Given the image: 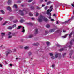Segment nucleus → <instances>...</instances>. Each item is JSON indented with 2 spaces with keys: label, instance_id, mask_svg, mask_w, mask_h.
<instances>
[{
  "label": "nucleus",
  "instance_id": "1",
  "mask_svg": "<svg viewBox=\"0 0 74 74\" xmlns=\"http://www.w3.org/2000/svg\"><path fill=\"white\" fill-rule=\"evenodd\" d=\"M52 6H51L50 8V9H48L47 11V14L49 16L48 17L49 19H51V13H50L52 11V9H53V8Z\"/></svg>",
  "mask_w": 74,
  "mask_h": 74
},
{
  "label": "nucleus",
  "instance_id": "2",
  "mask_svg": "<svg viewBox=\"0 0 74 74\" xmlns=\"http://www.w3.org/2000/svg\"><path fill=\"white\" fill-rule=\"evenodd\" d=\"M38 20L39 21V22H42L43 20L44 21H45V22H47L48 21V19L41 15H40L39 17Z\"/></svg>",
  "mask_w": 74,
  "mask_h": 74
},
{
  "label": "nucleus",
  "instance_id": "3",
  "mask_svg": "<svg viewBox=\"0 0 74 74\" xmlns=\"http://www.w3.org/2000/svg\"><path fill=\"white\" fill-rule=\"evenodd\" d=\"M22 28V32L23 33H25V29H24V27H22V26H18V28H17V29H20Z\"/></svg>",
  "mask_w": 74,
  "mask_h": 74
},
{
  "label": "nucleus",
  "instance_id": "4",
  "mask_svg": "<svg viewBox=\"0 0 74 74\" xmlns=\"http://www.w3.org/2000/svg\"><path fill=\"white\" fill-rule=\"evenodd\" d=\"M24 11H26V9H24L23 11H21V10H19V14H20L21 15H22V16L24 15V13H23Z\"/></svg>",
  "mask_w": 74,
  "mask_h": 74
},
{
  "label": "nucleus",
  "instance_id": "5",
  "mask_svg": "<svg viewBox=\"0 0 74 74\" xmlns=\"http://www.w3.org/2000/svg\"><path fill=\"white\" fill-rule=\"evenodd\" d=\"M11 32H9L8 34V38H12V35H11Z\"/></svg>",
  "mask_w": 74,
  "mask_h": 74
},
{
  "label": "nucleus",
  "instance_id": "6",
  "mask_svg": "<svg viewBox=\"0 0 74 74\" xmlns=\"http://www.w3.org/2000/svg\"><path fill=\"white\" fill-rule=\"evenodd\" d=\"M55 58H57L58 56L59 57H60V56H62V55H61V54L59 53H57L55 55Z\"/></svg>",
  "mask_w": 74,
  "mask_h": 74
},
{
  "label": "nucleus",
  "instance_id": "7",
  "mask_svg": "<svg viewBox=\"0 0 74 74\" xmlns=\"http://www.w3.org/2000/svg\"><path fill=\"white\" fill-rule=\"evenodd\" d=\"M7 10L9 11H11V9L10 6H8L7 7Z\"/></svg>",
  "mask_w": 74,
  "mask_h": 74
},
{
  "label": "nucleus",
  "instance_id": "8",
  "mask_svg": "<svg viewBox=\"0 0 74 74\" xmlns=\"http://www.w3.org/2000/svg\"><path fill=\"white\" fill-rule=\"evenodd\" d=\"M11 52V51L9 50L8 51H7L6 52V55H8V54H9V53H10Z\"/></svg>",
  "mask_w": 74,
  "mask_h": 74
},
{
  "label": "nucleus",
  "instance_id": "9",
  "mask_svg": "<svg viewBox=\"0 0 74 74\" xmlns=\"http://www.w3.org/2000/svg\"><path fill=\"white\" fill-rule=\"evenodd\" d=\"M1 36H2V38L3 37H4V36H5V33H1Z\"/></svg>",
  "mask_w": 74,
  "mask_h": 74
},
{
  "label": "nucleus",
  "instance_id": "10",
  "mask_svg": "<svg viewBox=\"0 0 74 74\" xmlns=\"http://www.w3.org/2000/svg\"><path fill=\"white\" fill-rule=\"evenodd\" d=\"M55 29H51L49 30V32L50 33H51V32H54V31H55Z\"/></svg>",
  "mask_w": 74,
  "mask_h": 74
},
{
  "label": "nucleus",
  "instance_id": "11",
  "mask_svg": "<svg viewBox=\"0 0 74 74\" xmlns=\"http://www.w3.org/2000/svg\"><path fill=\"white\" fill-rule=\"evenodd\" d=\"M11 2H12L11 0H9L8 2V4H10L11 3Z\"/></svg>",
  "mask_w": 74,
  "mask_h": 74
},
{
  "label": "nucleus",
  "instance_id": "12",
  "mask_svg": "<svg viewBox=\"0 0 74 74\" xmlns=\"http://www.w3.org/2000/svg\"><path fill=\"white\" fill-rule=\"evenodd\" d=\"M68 35V34H66L65 35L63 36L62 38H66V37Z\"/></svg>",
  "mask_w": 74,
  "mask_h": 74
},
{
  "label": "nucleus",
  "instance_id": "13",
  "mask_svg": "<svg viewBox=\"0 0 74 74\" xmlns=\"http://www.w3.org/2000/svg\"><path fill=\"white\" fill-rule=\"evenodd\" d=\"M70 20H71V19H69L68 21H65V22L62 23L63 24H64V23H68V22H69V21H70Z\"/></svg>",
  "mask_w": 74,
  "mask_h": 74
},
{
  "label": "nucleus",
  "instance_id": "14",
  "mask_svg": "<svg viewBox=\"0 0 74 74\" xmlns=\"http://www.w3.org/2000/svg\"><path fill=\"white\" fill-rule=\"evenodd\" d=\"M12 28V27L11 26H9L8 27V29H9V30H11Z\"/></svg>",
  "mask_w": 74,
  "mask_h": 74
},
{
  "label": "nucleus",
  "instance_id": "15",
  "mask_svg": "<svg viewBox=\"0 0 74 74\" xmlns=\"http://www.w3.org/2000/svg\"><path fill=\"white\" fill-rule=\"evenodd\" d=\"M46 44L47 45V46H49L51 45V44H50V43L48 42H46Z\"/></svg>",
  "mask_w": 74,
  "mask_h": 74
},
{
  "label": "nucleus",
  "instance_id": "16",
  "mask_svg": "<svg viewBox=\"0 0 74 74\" xmlns=\"http://www.w3.org/2000/svg\"><path fill=\"white\" fill-rule=\"evenodd\" d=\"M33 37V35L32 34H31L28 36V38H32Z\"/></svg>",
  "mask_w": 74,
  "mask_h": 74
},
{
  "label": "nucleus",
  "instance_id": "17",
  "mask_svg": "<svg viewBox=\"0 0 74 74\" xmlns=\"http://www.w3.org/2000/svg\"><path fill=\"white\" fill-rule=\"evenodd\" d=\"M38 29H35V34H37V33H38Z\"/></svg>",
  "mask_w": 74,
  "mask_h": 74
},
{
  "label": "nucleus",
  "instance_id": "18",
  "mask_svg": "<svg viewBox=\"0 0 74 74\" xmlns=\"http://www.w3.org/2000/svg\"><path fill=\"white\" fill-rule=\"evenodd\" d=\"M39 45V44L37 43L36 44L34 43L33 44V45H34V46H37V45Z\"/></svg>",
  "mask_w": 74,
  "mask_h": 74
},
{
  "label": "nucleus",
  "instance_id": "19",
  "mask_svg": "<svg viewBox=\"0 0 74 74\" xmlns=\"http://www.w3.org/2000/svg\"><path fill=\"white\" fill-rule=\"evenodd\" d=\"M46 27L47 28H49L50 27V25L49 24H47L46 25Z\"/></svg>",
  "mask_w": 74,
  "mask_h": 74
},
{
  "label": "nucleus",
  "instance_id": "20",
  "mask_svg": "<svg viewBox=\"0 0 74 74\" xmlns=\"http://www.w3.org/2000/svg\"><path fill=\"white\" fill-rule=\"evenodd\" d=\"M13 8H17V5L16 4H14V5L13 6Z\"/></svg>",
  "mask_w": 74,
  "mask_h": 74
},
{
  "label": "nucleus",
  "instance_id": "21",
  "mask_svg": "<svg viewBox=\"0 0 74 74\" xmlns=\"http://www.w3.org/2000/svg\"><path fill=\"white\" fill-rule=\"evenodd\" d=\"M14 18V16H12L9 18V19L10 20H11L12 19H13Z\"/></svg>",
  "mask_w": 74,
  "mask_h": 74
},
{
  "label": "nucleus",
  "instance_id": "22",
  "mask_svg": "<svg viewBox=\"0 0 74 74\" xmlns=\"http://www.w3.org/2000/svg\"><path fill=\"white\" fill-rule=\"evenodd\" d=\"M73 53V51H71V53L69 54V55H70V56H71V55H72V53Z\"/></svg>",
  "mask_w": 74,
  "mask_h": 74
},
{
  "label": "nucleus",
  "instance_id": "23",
  "mask_svg": "<svg viewBox=\"0 0 74 74\" xmlns=\"http://www.w3.org/2000/svg\"><path fill=\"white\" fill-rule=\"evenodd\" d=\"M20 22L21 23H22L23 22H25V20L23 19H21L20 20Z\"/></svg>",
  "mask_w": 74,
  "mask_h": 74
},
{
  "label": "nucleus",
  "instance_id": "24",
  "mask_svg": "<svg viewBox=\"0 0 74 74\" xmlns=\"http://www.w3.org/2000/svg\"><path fill=\"white\" fill-rule=\"evenodd\" d=\"M25 49H29V47L26 46L24 47Z\"/></svg>",
  "mask_w": 74,
  "mask_h": 74
},
{
  "label": "nucleus",
  "instance_id": "25",
  "mask_svg": "<svg viewBox=\"0 0 74 74\" xmlns=\"http://www.w3.org/2000/svg\"><path fill=\"white\" fill-rule=\"evenodd\" d=\"M51 3H52V2L51 1H49L47 3V5H48L49 4H51Z\"/></svg>",
  "mask_w": 74,
  "mask_h": 74
},
{
  "label": "nucleus",
  "instance_id": "26",
  "mask_svg": "<svg viewBox=\"0 0 74 74\" xmlns=\"http://www.w3.org/2000/svg\"><path fill=\"white\" fill-rule=\"evenodd\" d=\"M16 24L13 25L12 27V28H14V27H16Z\"/></svg>",
  "mask_w": 74,
  "mask_h": 74
},
{
  "label": "nucleus",
  "instance_id": "27",
  "mask_svg": "<svg viewBox=\"0 0 74 74\" xmlns=\"http://www.w3.org/2000/svg\"><path fill=\"white\" fill-rule=\"evenodd\" d=\"M18 20H14L13 21L14 23H16V22H18Z\"/></svg>",
  "mask_w": 74,
  "mask_h": 74
},
{
  "label": "nucleus",
  "instance_id": "28",
  "mask_svg": "<svg viewBox=\"0 0 74 74\" xmlns=\"http://www.w3.org/2000/svg\"><path fill=\"white\" fill-rule=\"evenodd\" d=\"M47 33H48V30H47L45 31V35H46V34H47Z\"/></svg>",
  "mask_w": 74,
  "mask_h": 74
},
{
  "label": "nucleus",
  "instance_id": "29",
  "mask_svg": "<svg viewBox=\"0 0 74 74\" xmlns=\"http://www.w3.org/2000/svg\"><path fill=\"white\" fill-rule=\"evenodd\" d=\"M0 11L2 14H4V12L3 10H0Z\"/></svg>",
  "mask_w": 74,
  "mask_h": 74
},
{
  "label": "nucleus",
  "instance_id": "30",
  "mask_svg": "<svg viewBox=\"0 0 74 74\" xmlns=\"http://www.w3.org/2000/svg\"><path fill=\"white\" fill-rule=\"evenodd\" d=\"M71 35H72V33H71L69 35V38H70L71 37Z\"/></svg>",
  "mask_w": 74,
  "mask_h": 74
},
{
  "label": "nucleus",
  "instance_id": "31",
  "mask_svg": "<svg viewBox=\"0 0 74 74\" xmlns=\"http://www.w3.org/2000/svg\"><path fill=\"white\" fill-rule=\"evenodd\" d=\"M61 32H62V31H61V30H58L56 31L57 33H61Z\"/></svg>",
  "mask_w": 74,
  "mask_h": 74
},
{
  "label": "nucleus",
  "instance_id": "32",
  "mask_svg": "<svg viewBox=\"0 0 74 74\" xmlns=\"http://www.w3.org/2000/svg\"><path fill=\"white\" fill-rule=\"evenodd\" d=\"M66 55V53H64L63 54V57H64Z\"/></svg>",
  "mask_w": 74,
  "mask_h": 74
},
{
  "label": "nucleus",
  "instance_id": "33",
  "mask_svg": "<svg viewBox=\"0 0 74 74\" xmlns=\"http://www.w3.org/2000/svg\"><path fill=\"white\" fill-rule=\"evenodd\" d=\"M29 15H30V16H33V14H32V13H29Z\"/></svg>",
  "mask_w": 74,
  "mask_h": 74
},
{
  "label": "nucleus",
  "instance_id": "34",
  "mask_svg": "<svg viewBox=\"0 0 74 74\" xmlns=\"http://www.w3.org/2000/svg\"><path fill=\"white\" fill-rule=\"evenodd\" d=\"M7 23V21H5L4 23H3V25H5V24H6V23Z\"/></svg>",
  "mask_w": 74,
  "mask_h": 74
},
{
  "label": "nucleus",
  "instance_id": "35",
  "mask_svg": "<svg viewBox=\"0 0 74 74\" xmlns=\"http://www.w3.org/2000/svg\"><path fill=\"white\" fill-rule=\"evenodd\" d=\"M45 10H47L48 9V6H46L44 8Z\"/></svg>",
  "mask_w": 74,
  "mask_h": 74
},
{
  "label": "nucleus",
  "instance_id": "36",
  "mask_svg": "<svg viewBox=\"0 0 74 74\" xmlns=\"http://www.w3.org/2000/svg\"><path fill=\"white\" fill-rule=\"evenodd\" d=\"M31 10H34V7H31Z\"/></svg>",
  "mask_w": 74,
  "mask_h": 74
},
{
  "label": "nucleus",
  "instance_id": "37",
  "mask_svg": "<svg viewBox=\"0 0 74 74\" xmlns=\"http://www.w3.org/2000/svg\"><path fill=\"white\" fill-rule=\"evenodd\" d=\"M33 1V0H29L28 1V2H29V3H30V2H32Z\"/></svg>",
  "mask_w": 74,
  "mask_h": 74
},
{
  "label": "nucleus",
  "instance_id": "38",
  "mask_svg": "<svg viewBox=\"0 0 74 74\" xmlns=\"http://www.w3.org/2000/svg\"><path fill=\"white\" fill-rule=\"evenodd\" d=\"M71 5L73 7H74V2H73V4H71Z\"/></svg>",
  "mask_w": 74,
  "mask_h": 74
},
{
  "label": "nucleus",
  "instance_id": "39",
  "mask_svg": "<svg viewBox=\"0 0 74 74\" xmlns=\"http://www.w3.org/2000/svg\"><path fill=\"white\" fill-rule=\"evenodd\" d=\"M37 9H38V10H40L41 8H39V7H37Z\"/></svg>",
  "mask_w": 74,
  "mask_h": 74
},
{
  "label": "nucleus",
  "instance_id": "40",
  "mask_svg": "<svg viewBox=\"0 0 74 74\" xmlns=\"http://www.w3.org/2000/svg\"><path fill=\"white\" fill-rule=\"evenodd\" d=\"M57 47H60V45H59V44H57Z\"/></svg>",
  "mask_w": 74,
  "mask_h": 74
},
{
  "label": "nucleus",
  "instance_id": "41",
  "mask_svg": "<svg viewBox=\"0 0 74 74\" xmlns=\"http://www.w3.org/2000/svg\"><path fill=\"white\" fill-rule=\"evenodd\" d=\"M74 15H73V16L71 18V19H74Z\"/></svg>",
  "mask_w": 74,
  "mask_h": 74
},
{
  "label": "nucleus",
  "instance_id": "42",
  "mask_svg": "<svg viewBox=\"0 0 74 74\" xmlns=\"http://www.w3.org/2000/svg\"><path fill=\"white\" fill-rule=\"evenodd\" d=\"M49 54L50 56H53V54H52V53H50Z\"/></svg>",
  "mask_w": 74,
  "mask_h": 74
},
{
  "label": "nucleus",
  "instance_id": "43",
  "mask_svg": "<svg viewBox=\"0 0 74 74\" xmlns=\"http://www.w3.org/2000/svg\"><path fill=\"white\" fill-rule=\"evenodd\" d=\"M28 55H32V53H31V52H29L28 53Z\"/></svg>",
  "mask_w": 74,
  "mask_h": 74
},
{
  "label": "nucleus",
  "instance_id": "44",
  "mask_svg": "<svg viewBox=\"0 0 74 74\" xmlns=\"http://www.w3.org/2000/svg\"><path fill=\"white\" fill-rule=\"evenodd\" d=\"M51 58L52 59H55V57H54V56H53L51 57Z\"/></svg>",
  "mask_w": 74,
  "mask_h": 74
},
{
  "label": "nucleus",
  "instance_id": "45",
  "mask_svg": "<svg viewBox=\"0 0 74 74\" xmlns=\"http://www.w3.org/2000/svg\"><path fill=\"white\" fill-rule=\"evenodd\" d=\"M56 24H57V25H58V24H59V22H58V21H56Z\"/></svg>",
  "mask_w": 74,
  "mask_h": 74
},
{
  "label": "nucleus",
  "instance_id": "46",
  "mask_svg": "<svg viewBox=\"0 0 74 74\" xmlns=\"http://www.w3.org/2000/svg\"><path fill=\"white\" fill-rule=\"evenodd\" d=\"M10 65V66L11 67H12V64H9Z\"/></svg>",
  "mask_w": 74,
  "mask_h": 74
},
{
  "label": "nucleus",
  "instance_id": "47",
  "mask_svg": "<svg viewBox=\"0 0 74 74\" xmlns=\"http://www.w3.org/2000/svg\"><path fill=\"white\" fill-rule=\"evenodd\" d=\"M55 65H53L52 66V67H55Z\"/></svg>",
  "mask_w": 74,
  "mask_h": 74
},
{
  "label": "nucleus",
  "instance_id": "48",
  "mask_svg": "<svg viewBox=\"0 0 74 74\" xmlns=\"http://www.w3.org/2000/svg\"><path fill=\"white\" fill-rule=\"evenodd\" d=\"M38 15V13H37L36 15V16H37Z\"/></svg>",
  "mask_w": 74,
  "mask_h": 74
},
{
  "label": "nucleus",
  "instance_id": "49",
  "mask_svg": "<svg viewBox=\"0 0 74 74\" xmlns=\"http://www.w3.org/2000/svg\"><path fill=\"white\" fill-rule=\"evenodd\" d=\"M51 21H53H53H54V19H51Z\"/></svg>",
  "mask_w": 74,
  "mask_h": 74
},
{
  "label": "nucleus",
  "instance_id": "50",
  "mask_svg": "<svg viewBox=\"0 0 74 74\" xmlns=\"http://www.w3.org/2000/svg\"><path fill=\"white\" fill-rule=\"evenodd\" d=\"M45 5L42 4V7H44V6H45Z\"/></svg>",
  "mask_w": 74,
  "mask_h": 74
},
{
  "label": "nucleus",
  "instance_id": "51",
  "mask_svg": "<svg viewBox=\"0 0 74 74\" xmlns=\"http://www.w3.org/2000/svg\"><path fill=\"white\" fill-rule=\"evenodd\" d=\"M31 19H32V20H34V18H31Z\"/></svg>",
  "mask_w": 74,
  "mask_h": 74
},
{
  "label": "nucleus",
  "instance_id": "52",
  "mask_svg": "<svg viewBox=\"0 0 74 74\" xmlns=\"http://www.w3.org/2000/svg\"><path fill=\"white\" fill-rule=\"evenodd\" d=\"M2 19H3V18H2L0 17V21H1V20H2Z\"/></svg>",
  "mask_w": 74,
  "mask_h": 74
},
{
  "label": "nucleus",
  "instance_id": "53",
  "mask_svg": "<svg viewBox=\"0 0 74 74\" xmlns=\"http://www.w3.org/2000/svg\"><path fill=\"white\" fill-rule=\"evenodd\" d=\"M21 3V1H18L17 2V3Z\"/></svg>",
  "mask_w": 74,
  "mask_h": 74
},
{
  "label": "nucleus",
  "instance_id": "54",
  "mask_svg": "<svg viewBox=\"0 0 74 74\" xmlns=\"http://www.w3.org/2000/svg\"><path fill=\"white\" fill-rule=\"evenodd\" d=\"M43 1V0H40V2H42Z\"/></svg>",
  "mask_w": 74,
  "mask_h": 74
},
{
  "label": "nucleus",
  "instance_id": "55",
  "mask_svg": "<svg viewBox=\"0 0 74 74\" xmlns=\"http://www.w3.org/2000/svg\"><path fill=\"white\" fill-rule=\"evenodd\" d=\"M0 67H2V65L1 64H0Z\"/></svg>",
  "mask_w": 74,
  "mask_h": 74
},
{
  "label": "nucleus",
  "instance_id": "56",
  "mask_svg": "<svg viewBox=\"0 0 74 74\" xmlns=\"http://www.w3.org/2000/svg\"><path fill=\"white\" fill-rule=\"evenodd\" d=\"M53 16H56V14H53Z\"/></svg>",
  "mask_w": 74,
  "mask_h": 74
},
{
  "label": "nucleus",
  "instance_id": "57",
  "mask_svg": "<svg viewBox=\"0 0 74 74\" xmlns=\"http://www.w3.org/2000/svg\"><path fill=\"white\" fill-rule=\"evenodd\" d=\"M45 2H47V1H48L47 0H45Z\"/></svg>",
  "mask_w": 74,
  "mask_h": 74
},
{
  "label": "nucleus",
  "instance_id": "58",
  "mask_svg": "<svg viewBox=\"0 0 74 74\" xmlns=\"http://www.w3.org/2000/svg\"><path fill=\"white\" fill-rule=\"evenodd\" d=\"M63 32H64V33H65V32H66V31L63 30Z\"/></svg>",
  "mask_w": 74,
  "mask_h": 74
},
{
  "label": "nucleus",
  "instance_id": "59",
  "mask_svg": "<svg viewBox=\"0 0 74 74\" xmlns=\"http://www.w3.org/2000/svg\"><path fill=\"white\" fill-rule=\"evenodd\" d=\"M73 15H74V10L73 11Z\"/></svg>",
  "mask_w": 74,
  "mask_h": 74
},
{
  "label": "nucleus",
  "instance_id": "60",
  "mask_svg": "<svg viewBox=\"0 0 74 74\" xmlns=\"http://www.w3.org/2000/svg\"><path fill=\"white\" fill-rule=\"evenodd\" d=\"M21 6H22V7H23V6H24L23 5H21Z\"/></svg>",
  "mask_w": 74,
  "mask_h": 74
},
{
  "label": "nucleus",
  "instance_id": "61",
  "mask_svg": "<svg viewBox=\"0 0 74 74\" xmlns=\"http://www.w3.org/2000/svg\"><path fill=\"white\" fill-rule=\"evenodd\" d=\"M57 7V5H56V8Z\"/></svg>",
  "mask_w": 74,
  "mask_h": 74
},
{
  "label": "nucleus",
  "instance_id": "62",
  "mask_svg": "<svg viewBox=\"0 0 74 74\" xmlns=\"http://www.w3.org/2000/svg\"><path fill=\"white\" fill-rule=\"evenodd\" d=\"M5 62L6 64H7V62L6 61Z\"/></svg>",
  "mask_w": 74,
  "mask_h": 74
},
{
  "label": "nucleus",
  "instance_id": "63",
  "mask_svg": "<svg viewBox=\"0 0 74 74\" xmlns=\"http://www.w3.org/2000/svg\"><path fill=\"white\" fill-rule=\"evenodd\" d=\"M18 58H16V59L17 60V59H18Z\"/></svg>",
  "mask_w": 74,
  "mask_h": 74
},
{
  "label": "nucleus",
  "instance_id": "64",
  "mask_svg": "<svg viewBox=\"0 0 74 74\" xmlns=\"http://www.w3.org/2000/svg\"><path fill=\"white\" fill-rule=\"evenodd\" d=\"M70 58H71V56H70Z\"/></svg>",
  "mask_w": 74,
  "mask_h": 74
}]
</instances>
